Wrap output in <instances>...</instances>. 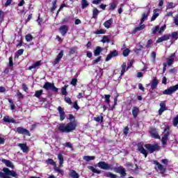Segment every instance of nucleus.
<instances>
[{"mask_svg": "<svg viewBox=\"0 0 178 178\" xmlns=\"http://www.w3.org/2000/svg\"><path fill=\"white\" fill-rule=\"evenodd\" d=\"M64 101L69 105H72V99H70V97H65Z\"/></svg>", "mask_w": 178, "mask_h": 178, "instance_id": "5fc2aeb1", "label": "nucleus"}, {"mask_svg": "<svg viewBox=\"0 0 178 178\" xmlns=\"http://www.w3.org/2000/svg\"><path fill=\"white\" fill-rule=\"evenodd\" d=\"M104 113H101L100 115H98L97 117L93 118V120H95V122H101V123H104Z\"/></svg>", "mask_w": 178, "mask_h": 178, "instance_id": "a878e982", "label": "nucleus"}, {"mask_svg": "<svg viewBox=\"0 0 178 178\" xmlns=\"http://www.w3.org/2000/svg\"><path fill=\"white\" fill-rule=\"evenodd\" d=\"M56 2H57L56 0H54V1H53V6H52V8H51V12H54V10H55V9H56Z\"/></svg>", "mask_w": 178, "mask_h": 178, "instance_id": "bf43d9fd", "label": "nucleus"}, {"mask_svg": "<svg viewBox=\"0 0 178 178\" xmlns=\"http://www.w3.org/2000/svg\"><path fill=\"white\" fill-rule=\"evenodd\" d=\"M79 49L77 48V47H71L70 49V51H69V55L70 56L72 55H74V54H76V51L78 50Z\"/></svg>", "mask_w": 178, "mask_h": 178, "instance_id": "2f4dec72", "label": "nucleus"}, {"mask_svg": "<svg viewBox=\"0 0 178 178\" xmlns=\"http://www.w3.org/2000/svg\"><path fill=\"white\" fill-rule=\"evenodd\" d=\"M104 99H105V102H106L107 105H109L111 102V95H105Z\"/></svg>", "mask_w": 178, "mask_h": 178, "instance_id": "79ce46f5", "label": "nucleus"}, {"mask_svg": "<svg viewBox=\"0 0 178 178\" xmlns=\"http://www.w3.org/2000/svg\"><path fill=\"white\" fill-rule=\"evenodd\" d=\"M101 59H102V56H99L96 59L94 60V65H96V63H98V62H101Z\"/></svg>", "mask_w": 178, "mask_h": 178, "instance_id": "e2e57ef3", "label": "nucleus"}, {"mask_svg": "<svg viewBox=\"0 0 178 178\" xmlns=\"http://www.w3.org/2000/svg\"><path fill=\"white\" fill-rule=\"evenodd\" d=\"M70 177L72 178H79L80 177V175H79V173L76 172L74 170H72L69 174Z\"/></svg>", "mask_w": 178, "mask_h": 178, "instance_id": "bb28decb", "label": "nucleus"}, {"mask_svg": "<svg viewBox=\"0 0 178 178\" xmlns=\"http://www.w3.org/2000/svg\"><path fill=\"white\" fill-rule=\"evenodd\" d=\"M165 29H166V25L164 24L163 26H161L159 29V34H161V33H163V31H165Z\"/></svg>", "mask_w": 178, "mask_h": 178, "instance_id": "69168bd1", "label": "nucleus"}, {"mask_svg": "<svg viewBox=\"0 0 178 178\" xmlns=\"http://www.w3.org/2000/svg\"><path fill=\"white\" fill-rule=\"evenodd\" d=\"M88 5H90V3H88V1H87V0H82L81 1V8H82V9H86V8L88 7Z\"/></svg>", "mask_w": 178, "mask_h": 178, "instance_id": "f704fd0d", "label": "nucleus"}, {"mask_svg": "<svg viewBox=\"0 0 178 178\" xmlns=\"http://www.w3.org/2000/svg\"><path fill=\"white\" fill-rule=\"evenodd\" d=\"M57 110L58 111V113L60 115V122H63L66 119V113H65V108H62V106H59L57 108Z\"/></svg>", "mask_w": 178, "mask_h": 178, "instance_id": "1a4fd4ad", "label": "nucleus"}, {"mask_svg": "<svg viewBox=\"0 0 178 178\" xmlns=\"http://www.w3.org/2000/svg\"><path fill=\"white\" fill-rule=\"evenodd\" d=\"M129 54H130V49H125L122 51L123 56H129Z\"/></svg>", "mask_w": 178, "mask_h": 178, "instance_id": "09e8293b", "label": "nucleus"}, {"mask_svg": "<svg viewBox=\"0 0 178 178\" xmlns=\"http://www.w3.org/2000/svg\"><path fill=\"white\" fill-rule=\"evenodd\" d=\"M17 133H18V134H23L24 136H29V137L31 136L30 131L22 127L17 128Z\"/></svg>", "mask_w": 178, "mask_h": 178, "instance_id": "9d476101", "label": "nucleus"}, {"mask_svg": "<svg viewBox=\"0 0 178 178\" xmlns=\"http://www.w3.org/2000/svg\"><path fill=\"white\" fill-rule=\"evenodd\" d=\"M3 121L6 123H16V120L13 118H10L9 115H6L3 118Z\"/></svg>", "mask_w": 178, "mask_h": 178, "instance_id": "5701e85b", "label": "nucleus"}, {"mask_svg": "<svg viewBox=\"0 0 178 178\" xmlns=\"http://www.w3.org/2000/svg\"><path fill=\"white\" fill-rule=\"evenodd\" d=\"M119 55V52L117 50H113L111 51L109 54L107 55L106 58V62H109L112 59V58H116Z\"/></svg>", "mask_w": 178, "mask_h": 178, "instance_id": "f8f14e48", "label": "nucleus"}, {"mask_svg": "<svg viewBox=\"0 0 178 178\" xmlns=\"http://www.w3.org/2000/svg\"><path fill=\"white\" fill-rule=\"evenodd\" d=\"M42 65L41 60L36 61L35 63L29 67V70H33V69H39L40 66Z\"/></svg>", "mask_w": 178, "mask_h": 178, "instance_id": "aec40b11", "label": "nucleus"}, {"mask_svg": "<svg viewBox=\"0 0 178 178\" xmlns=\"http://www.w3.org/2000/svg\"><path fill=\"white\" fill-rule=\"evenodd\" d=\"M43 88L46 90V91L51 90L53 91V92H58V91H59V89L55 87V83L51 82H46L43 86Z\"/></svg>", "mask_w": 178, "mask_h": 178, "instance_id": "39448f33", "label": "nucleus"}, {"mask_svg": "<svg viewBox=\"0 0 178 178\" xmlns=\"http://www.w3.org/2000/svg\"><path fill=\"white\" fill-rule=\"evenodd\" d=\"M158 84H159L158 79H156V77H154L153 80L152 81L151 89L155 90L158 87Z\"/></svg>", "mask_w": 178, "mask_h": 178, "instance_id": "4be33fe9", "label": "nucleus"}, {"mask_svg": "<svg viewBox=\"0 0 178 178\" xmlns=\"http://www.w3.org/2000/svg\"><path fill=\"white\" fill-rule=\"evenodd\" d=\"M69 120L72 122H70L67 124L61 123L59 124L58 127V131L60 133H72L74 130H76L77 127V122H76V118L72 114L69 115Z\"/></svg>", "mask_w": 178, "mask_h": 178, "instance_id": "f257e3e1", "label": "nucleus"}, {"mask_svg": "<svg viewBox=\"0 0 178 178\" xmlns=\"http://www.w3.org/2000/svg\"><path fill=\"white\" fill-rule=\"evenodd\" d=\"M98 168L103 169V170H109L111 169V165H109L105 161H100L97 163Z\"/></svg>", "mask_w": 178, "mask_h": 178, "instance_id": "9b49d317", "label": "nucleus"}, {"mask_svg": "<svg viewBox=\"0 0 178 178\" xmlns=\"http://www.w3.org/2000/svg\"><path fill=\"white\" fill-rule=\"evenodd\" d=\"M173 8H176V4L173 2H168L166 6V10H169V9H173Z\"/></svg>", "mask_w": 178, "mask_h": 178, "instance_id": "7c9ffc66", "label": "nucleus"}, {"mask_svg": "<svg viewBox=\"0 0 178 178\" xmlns=\"http://www.w3.org/2000/svg\"><path fill=\"white\" fill-rule=\"evenodd\" d=\"M153 42L154 41H152V39H149L146 44V48H150Z\"/></svg>", "mask_w": 178, "mask_h": 178, "instance_id": "6e6d98bb", "label": "nucleus"}, {"mask_svg": "<svg viewBox=\"0 0 178 178\" xmlns=\"http://www.w3.org/2000/svg\"><path fill=\"white\" fill-rule=\"evenodd\" d=\"M63 58V50H61L60 53L58 54L57 57L55 58L54 61V65H58L59 62H60V59Z\"/></svg>", "mask_w": 178, "mask_h": 178, "instance_id": "6ab92c4d", "label": "nucleus"}, {"mask_svg": "<svg viewBox=\"0 0 178 178\" xmlns=\"http://www.w3.org/2000/svg\"><path fill=\"white\" fill-rule=\"evenodd\" d=\"M19 178V175L15 170H10L8 168H3L2 172H0V178Z\"/></svg>", "mask_w": 178, "mask_h": 178, "instance_id": "f03ea898", "label": "nucleus"}, {"mask_svg": "<svg viewBox=\"0 0 178 178\" xmlns=\"http://www.w3.org/2000/svg\"><path fill=\"white\" fill-rule=\"evenodd\" d=\"M42 92H44V90H36L35 92V97H36V98H40V97H41V95H42Z\"/></svg>", "mask_w": 178, "mask_h": 178, "instance_id": "a19ab883", "label": "nucleus"}, {"mask_svg": "<svg viewBox=\"0 0 178 178\" xmlns=\"http://www.w3.org/2000/svg\"><path fill=\"white\" fill-rule=\"evenodd\" d=\"M25 40L27 42H30V41L33 40V35L31 34H27L25 35Z\"/></svg>", "mask_w": 178, "mask_h": 178, "instance_id": "49530a36", "label": "nucleus"}, {"mask_svg": "<svg viewBox=\"0 0 178 178\" xmlns=\"http://www.w3.org/2000/svg\"><path fill=\"white\" fill-rule=\"evenodd\" d=\"M129 127H125L124 129H123V134L124 136H127L129 134Z\"/></svg>", "mask_w": 178, "mask_h": 178, "instance_id": "680f3d73", "label": "nucleus"}, {"mask_svg": "<svg viewBox=\"0 0 178 178\" xmlns=\"http://www.w3.org/2000/svg\"><path fill=\"white\" fill-rule=\"evenodd\" d=\"M138 149L137 150L140 152V154H143L144 155L145 158H147L148 156V152L144 149V146L143 145V143H138L137 144Z\"/></svg>", "mask_w": 178, "mask_h": 178, "instance_id": "6e6552de", "label": "nucleus"}, {"mask_svg": "<svg viewBox=\"0 0 178 178\" xmlns=\"http://www.w3.org/2000/svg\"><path fill=\"white\" fill-rule=\"evenodd\" d=\"M88 169L91 170L93 173H97V175H101V173H102V171L99 170H97L93 166H91V165L88 166Z\"/></svg>", "mask_w": 178, "mask_h": 178, "instance_id": "c85d7f7f", "label": "nucleus"}, {"mask_svg": "<svg viewBox=\"0 0 178 178\" xmlns=\"http://www.w3.org/2000/svg\"><path fill=\"white\" fill-rule=\"evenodd\" d=\"M163 131L165 134L161 138V144L162 145H166L168 144V141L169 140V136H170V127L167 125Z\"/></svg>", "mask_w": 178, "mask_h": 178, "instance_id": "20e7f679", "label": "nucleus"}, {"mask_svg": "<svg viewBox=\"0 0 178 178\" xmlns=\"http://www.w3.org/2000/svg\"><path fill=\"white\" fill-rule=\"evenodd\" d=\"M110 10H115L116 9V3L115 2H112L110 3Z\"/></svg>", "mask_w": 178, "mask_h": 178, "instance_id": "864d4df0", "label": "nucleus"}, {"mask_svg": "<svg viewBox=\"0 0 178 178\" xmlns=\"http://www.w3.org/2000/svg\"><path fill=\"white\" fill-rule=\"evenodd\" d=\"M18 147L22 149V152L27 154L29 152V146L26 143H19Z\"/></svg>", "mask_w": 178, "mask_h": 178, "instance_id": "a211bd4d", "label": "nucleus"}, {"mask_svg": "<svg viewBox=\"0 0 178 178\" xmlns=\"http://www.w3.org/2000/svg\"><path fill=\"white\" fill-rule=\"evenodd\" d=\"M172 123H173V127H177V124H178V115L175 118H173Z\"/></svg>", "mask_w": 178, "mask_h": 178, "instance_id": "a18cd8bd", "label": "nucleus"}, {"mask_svg": "<svg viewBox=\"0 0 178 178\" xmlns=\"http://www.w3.org/2000/svg\"><path fill=\"white\" fill-rule=\"evenodd\" d=\"M145 148L147 149L148 152L150 154H154V152H158L160 149L159 144L155 143V144H151V143H147L144 145Z\"/></svg>", "mask_w": 178, "mask_h": 178, "instance_id": "7ed1b4c3", "label": "nucleus"}, {"mask_svg": "<svg viewBox=\"0 0 178 178\" xmlns=\"http://www.w3.org/2000/svg\"><path fill=\"white\" fill-rule=\"evenodd\" d=\"M170 34H165L163 36L158 38L156 40V44H159L160 42H163V41H168V40H170Z\"/></svg>", "mask_w": 178, "mask_h": 178, "instance_id": "2eb2a0df", "label": "nucleus"}, {"mask_svg": "<svg viewBox=\"0 0 178 178\" xmlns=\"http://www.w3.org/2000/svg\"><path fill=\"white\" fill-rule=\"evenodd\" d=\"M46 163L51 165L52 166H56V163L52 159H48L46 160Z\"/></svg>", "mask_w": 178, "mask_h": 178, "instance_id": "c9c22d12", "label": "nucleus"}, {"mask_svg": "<svg viewBox=\"0 0 178 178\" xmlns=\"http://www.w3.org/2000/svg\"><path fill=\"white\" fill-rule=\"evenodd\" d=\"M105 33H106V31L105 29H97L94 32V34L99 35V34H105Z\"/></svg>", "mask_w": 178, "mask_h": 178, "instance_id": "4c0bfd02", "label": "nucleus"}, {"mask_svg": "<svg viewBox=\"0 0 178 178\" xmlns=\"http://www.w3.org/2000/svg\"><path fill=\"white\" fill-rule=\"evenodd\" d=\"M112 23H113V19L111 18L104 23V26L106 29H111V26H112Z\"/></svg>", "mask_w": 178, "mask_h": 178, "instance_id": "b1692460", "label": "nucleus"}, {"mask_svg": "<svg viewBox=\"0 0 178 178\" xmlns=\"http://www.w3.org/2000/svg\"><path fill=\"white\" fill-rule=\"evenodd\" d=\"M102 42L105 44V42H111V39L106 35H104L102 40Z\"/></svg>", "mask_w": 178, "mask_h": 178, "instance_id": "37998d69", "label": "nucleus"}, {"mask_svg": "<svg viewBox=\"0 0 178 178\" xmlns=\"http://www.w3.org/2000/svg\"><path fill=\"white\" fill-rule=\"evenodd\" d=\"M149 133L150 134V137L152 138H155L156 140H161V136H159V133L158 132V130L156 128L154 127H151L149 130Z\"/></svg>", "mask_w": 178, "mask_h": 178, "instance_id": "423d86ee", "label": "nucleus"}, {"mask_svg": "<svg viewBox=\"0 0 178 178\" xmlns=\"http://www.w3.org/2000/svg\"><path fill=\"white\" fill-rule=\"evenodd\" d=\"M58 31H60L61 35L65 36L69 31V26L67 25H62L58 28Z\"/></svg>", "mask_w": 178, "mask_h": 178, "instance_id": "ddd939ff", "label": "nucleus"}, {"mask_svg": "<svg viewBox=\"0 0 178 178\" xmlns=\"http://www.w3.org/2000/svg\"><path fill=\"white\" fill-rule=\"evenodd\" d=\"M154 165H156L157 169L160 171L161 175H165V172H166V168L163 166V165L161 164V163L158 162V161L154 160L153 161Z\"/></svg>", "mask_w": 178, "mask_h": 178, "instance_id": "0eeeda50", "label": "nucleus"}, {"mask_svg": "<svg viewBox=\"0 0 178 178\" xmlns=\"http://www.w3.org/2000/svg\"><path fill=\"white\" fill-rule=\"evenodd\" d=\"M102 51H103L102 47L97 46L94 51V56H99Z\"/></svg>", "mask_w": 178, "mask_h": 178, "instance_id": "393cba45", "label": "nucleus"}, {"mask_svg": "<svg viewBox=\"0 0 178 178\" xmlns=\"http://www.w3.org/2000/svg\"><path fill=\"white\" fill-rule=\"evenodd\" d=\"M161 10L159 8H156L153 10V15L150 19V22H154V20H156V18L159 17V14L158 12H160Z\"/></svg>", "mask_w": 178, "mask_h": 178, "instance_id": "f3484780", "label": "nucleus"}, {"mask_svg": "<svg viewBox=\"0 0 178 178\" xmlns=\"http://www.w3.org/2000/svg\"><path fill=\"white\" fill-rule=\"evenodd\" d=\"M174 62H175L174 58H168L167 60L168 66H172V65H173Z\"/></svg>", "mask_w": 178, "mask_h": 178, "instance_id": "de8ad7c7", "label": "nucleus"}, {"mask_svg": "<svg viewBox=\"0 0 178 178\" xmlns=\"http://www.w3.org/2000/svg\"><path fill=\"white\" fill-rule=\"evenodd\" d=\"M73 108L74 109H76V111H79V109H80V106H79V104H77V102H74Z\"/></svg>", "mask_w": 178, "mask_h": 178, "instance_id": "338daca9", "label": "nucleus"}, {"mask_svg": "<svg viewBox=\"0 0 178 178\" xmlns=\"http://www.w3.org/2000/svg\"><path fill=\"white\" fill-rule=\"evenodd\" d=\"M145 29V24H142L140 26H137L134 29V31L137 33V31H141V30H144Z\"/></svg>", "mask_w": 178, "mask_h": 178, "instance_id": "e433bc0d", "label": "nucleus"}, {"mask_svg": "<svg viewBox=\"0 0 178 178\" xmlns=\"http://www.w3.org/2000/svg\"><path fill=\"white\" fill-rule=\"evenodd\" d=\"M99 13V10H98L97 9V8H95L92 10V18L93 19H97V17H98V14Z\"/></svg>", "mask_w": 178, "mask_h": 178, "instance_id": "473e14b6", "label": "nucleus"}, {"mask_svg": "<svg viewBox=\"0 0 178 178\" xmlns=\"http://www.w3.org/2000/svg\"><path fill=\"white\" fill-rule=\"evenodd\" d=\"M147 12L143 13L142 15V18L140 19V24H143L144 22H145L146 19H148V16H149V13H151V8L149 7H147Z\"/></svg>", "mask_w": 178, "mask_h": 178, "instance_id": "4468645a", "label": "nucleus"}, {"mask_svg": "<svg viewBox=\"0 0 178 178\" xmlns=\"http://www.w3.org/2000/svg\"><path fill=\"white\" fill-rule=\"evenodd\" d=\"M174 23L176 26H178V14L175 15Z\"/></svg>", "mask_w": 178, "mask_h": 178, "instance_id": "774afa93", "label": "nucleus"}, {"mask_svg": "<svg viewBox=\"0 0 178 178\" xmlns=\"http://www.w3.org/2000/svg\"><path fill=\"white\" fill-rule=\"evenodd\" d=\"M3 163L6 164V166L7 168H10L11 169H15V165H13V163L9 160H6L5 159H2Z\"/></svg>", "mask_w": 178, "mask_h": 178, "instance_id": "412c9836", "label": "nucleus"}, {"mask_svg": "<svg viewBox=\"0 0 178 178\" xmlns=\"http://www.w3.org/2000/svg\"><path fill=\"white\" fill-rule=\"evenodd\" d=\"M70 19H71L70 16L65 17L62 19V23H69V21L70 20Z\"/></svg>", "mask_w": 178, "mask_h": 178, "instance_id": "13d9d810", "label": "nucleus"}, {"mask_svg": "<svg viewBox=\"0 0 178 178\" xmlns=\"http://www.w3.org/2000/svg\"><path fill=\"white\" fill-rule=\"evenodd\" d=\"M104 176L105 177H109V178H118V175L112 172H105Z\"/></svg>", "mask_w": 178, "mask_h": 178, "instance_id": "c756f323", "label": "nucleus"}, {"mask_svg": "<svg viewBox=\"0 0 178 178\" xmlns=\"http://www.w3.org/2000/svg\"><path fill=\"white\" fill-rule=\"evenodd\" d=\"M58 159L59 161V167L61 168L62 166H63V162H64L63 155H62V154H58Z\"/></svg>", "mask_w": 178, "mask_h": 178, "instance_id": "cd10ccee", "label": "nucleus"}, {"mask_svg": "<svg viewBox=\"0 0 178 178\" xmlns=\"http://www.w3.org/2000/svg\"><path fill=\"white\" fill-rule=\"evenodd\" d=\"M67 88V86H66L62 88L61 93L63 94V95H67V91L66 90Z\"/></svg>", "mask_w": 178, "mask_h": 178, "instance_id": "8fccbe9b", "label": "nucleus"}, {"mask_svg": "<svg viewBox=\"0 0 178 178\" xmlns=\"http://www.w3.org/2000/svg\"><path fill=\"white\" fill-rule=\"evenodd\" d=\"M8 66H9V67H12V66H13V57H12V56L9 57Z\"/></svg>", "mask_w": 178, "mask_h": 178, "instance_id": "052dcab7", "label": "nucleus"}, {"mask_svg": "<svg viewBox=\"0 0 178 178\" xmlns=\"http://www.w3.org/2000/svg\"><path fill=\"white\" fill-rule=\"evenodd\" d=\"M140 115V108L138 106H134L132 108V115L134 119H137V116Z\"/></svg>", "mask_w": 178, "mask_h": 178, "instance_id": "dca6fc26", "label": "nucleus"}, {"mask_svg": "<svg viewBox=\"0 0 178 178\" xmlns=\"http://www.w3.org/2000/svg\"><path fill=\"white\" fill-rule=\"evenodd\" d=\"M33 19V14H29L27 19L25 20V23H29L30 20Z\"/></svg>", "mask_w": 178, "mask_h": 178, "instance_id": "0e129e2a", "label": "nucleus"}, {"mask_svg": "<svg viewBox=\"0 0 178 178\" xmlns=\"http://www.w3.org/2000/svg\"><path fill=\"white\" fill-rule=\"evenodd\" d=\"M170 37L172 38V40H175V41L178 40V32H172L171 33Z\"/></svg>", "mask_w": 178, "mask_h": 178, "instance_id": "ea45409f", "label": "nucleus"}, {"mask_svg": "<svg viewBox=\"0 0 178 178\" xmlns=\"http://www.w3.org/2000/svg\"><path fill=\"white\" fill-rule=\"evenodd\" d=\"M83 159H84V161H86V162H90V161H94V159H95V156H84Z\"/></svg>", "mask_w": 178, "mask_h": 178, "instance_id": "72a5a7b5", "label": "nucleus"}, {"mask_svg": "<svg viewBox=\"0 0 178 178\" xmlns=\"http://www.w3.org/2000/svg\"><path fill=\"white\" fill-rule=\"evenodd\" d=\"M70 84L74 87H76L77 86V79L73 78L70 82Z\"/></svg>", "mask_w": 178, "mask_h": 178, "instance_id": "3c124183", "label": "nucleus"}, {"mask_svg": "<svg viewBox=\"0 0 178 178\" xmlns=\"http://www.w3.org/2000/svg\"><path fill=\"white\" fill-rule=\"evenodd\" d=\"M24 52V49H20L17 51L15 54V58H19V56H22V54Z\"/></svg>", "mask_w": 178, "mask_h": 178, "instance_id": "58836bf2", "label": "nucleus"}, {"mask_svg": "<svg viewBox=\"0 0 178 178\" xmlns=\"http://www.w3.org/2000/svg\"><path fill=\"white\" fill-rule=\"evenodd\" d=\"M5 16V13L0 10V23L3 22V17Z\"/></svg>", "mask_w": 178, "mask_h": 178, "instance_id": "603ef678", "label": "nucleus"}, {"mask_svg": "<svg viewBox=\"0 0 178 178\" xmlns=\"http://www.w3.org/2000/svg\"><path fill=\"white\" fill-rule=\"evenodd\" d=\"M159 32V26H156L153 29H152V34H156V33Z\"/></svg>", "mask_w": 178, "mask_h": 178, "instance_id": "4d7b16f0", "label": "nucleus"}, {"mask_svg": "<svg viewBox=\"0 0 178 178\" xmlns=\"http://www.w3.org/2000/svg\"><path fill=\"white\" fill-rule=\"evenodd\" d=\"M124 169V168H123V166H120V167L115 168L114 170H115V172H116V173L120 174Z\"/></svg>", "mask_w": 178, "mask_h": 178, "instance_id": "c03bdc74", "label": "nucleus"}]
</instances>
